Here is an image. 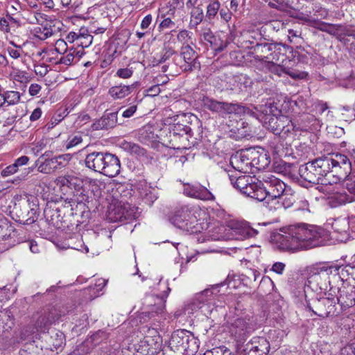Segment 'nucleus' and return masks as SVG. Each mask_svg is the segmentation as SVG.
I'll return each instance as SVG.
<instances>
[{
	"mask_svg": "<svg viewBox=\"0 0 355 355\" xmlns=\"http://www.w3.org/2000/svg\"><path fill=\"white\" fill-rule=\"evenodd\" d=\"M324 229L307 223H295L280 229L271 235V241L278 249L296 252L323 245Z\"/></svg>",
	"mask_w": 355,
	"mask_h": 355,
	"instance_id": "1",
	"label": "nucleus"
},
{
	"mask_svg": "<svg viewBox=\"0 0 355 355\" xmlns=\"http://www.w3.org/2000/svg\"><path fill=\"white\" fill-rule=\"evenodd\" d=\"M313 162L320 180L321 186L318 187L320 191H324V186L332 185L345 180L352 171L349 158L340 153L319 157Z\"/></svg>",
	"mask_w": 355,
	"mask_h": 355,
	"instance_id": "2",
	"label": "nucleus"
},
{
	"mask_svg": "<svg viewBox=\"0 0 355 355\" xmlns=\"http://www.w3.org/2000/svg\"><path fill=\"white\" fill-rule=\"evenodd\" d=\"M258 119L263 125L275 135L282 136L302 128L295 124L287 116L282 114L281 110L275 103H267L260 107Z\"/></svg>",
	"mask_w": 355,
	"mask_h": 355,
	"instance_id": "3",
	"label": "nucleus"
},
{
	"mask_svg": "<svg viewBox=\"0 0 355 355\" xmlns=\"http://www.w3.org/2000/svg\"><path fill=\"white\" fill-rule=\"evenodd\" d=\"M258 184L259 187L257 193V200L263 202L270 211H275L280 208L279 199L288 187L273 175L263 178V181H258Z\"/></svg>",
	"mask_w": 355,
	"mask_h": 355,
	"instance_id": "4",
	"label": "nucleus"
},
{
	"mask_svg": "<svg viewBox=\"0 0 355 355\" xmlns=\"http://www.w3.org/2000/svg\"><path fill=\"white\" fill-rule=\"evenodd\" d=\"M85 166L109 178L117 176L121 170L119 157L108 152L94 151L86 155Z\"/></svg>",
	"mask_w": 355,
	"mask_h": 355,
	"instance_id": "5",
	"label": "nucleus"
},
{
	"mask_svg": "<svg viewBox=\"0 0 355 355\" xmlns=\"http://www.w3.org/2000/svg\"><path fill=\"white\" fill-rule=\"evenodd\" d=\"M170 222L183 231L194 234L200 232V227L193 209L188 205L175 207L169 214Z\"/></svg>",
	"mask_w": 355,
	"mask_h": 355,
	"instance_id": "6",
	"label": "nucleus"
},
{
	"mask_svg": "<svg viewBox=\"0 0 355 355\" xmlns=\"http://www.w3.org/2000/svg\"><path fill=\"white\" fill-rule=\"evenodd\" d=\"M257 329V324L253 315L245 312L237 315L230 322L229 331L238 344H243Z\"/></svg>",
	"mask_w": 355,
	"mask_h": 355,
	"instance_id": "7",
	"label": "nucleus"
},
{
	"mask_svg": "<svg viewBox=\"0 0 355 355\" xmlns=\"http://www.w3.org/2000/svg\"><path fill=\"white\" fill-rule=\"evenodd\" d=\"M340 266L321 265L315 267L307 279L308 286L315 292H327L331 286L330 275L336 276Z\"/></svg>",
	"mask_w": 355,
	"mask_h": 355,
	"instance_id": "8",
	"label": "nucleus"
},
{
	"mask_svg": "<svg viewBox=\"0 0 355 355\" xmlns=\"http://www.w3.org/2000/svg\"><path fill=\"white\" fill-rule=\"evenodd\" d=\"M266 155H259V152L245 149L237 151L230 157V164L239 173H248L252 167L261 168L260 160L264 159Z\"/></svg>",
	"mask_w": 355,
	"mask_h": 355,
	"instance_id": "9",
	"label": "nucleus"
},
{
	"mask_svg": "<svg viewBox=\"0 0 355 355\" xmlns=\"http://www.w3.org/2000/svg\"><path fill=\"white\" fill-rule=\"evenodd\" d=\"M325 297L313 299L307 302V307L320 318L337 316L340 309L337 306L334 295H329V290L324 293Z\"/></svg>",
	"mask_w": 355,
	"mask_h": 355,
	"instance_id": "10",
	"label": "nucleus"
},
{
	"mask_svg": "<svg viewBox=\"0 0 355 355\" xmlns=\"http://www.w3.org/2000/svg\"><path fill=\"white\" fill-rule=\"evenodd\" d=\"M228 177L234 188L242 194L257 200V193L259 187L258 179L250 175H241L236 171L229 172Z\"/></svg>",
	"mask_w": 355,
	"mask_h": 355,
	"instance_id": "11",
	"label": "nucleus"
},
{
	"mask_svg": "<svg viewBox=\"0 0 355 355\" xmlns=\"http://www.w3.org/2000/svg\"><path fill=\"white\" fill-rule=\"evenodd\" d=\"M137 209L135 207L121 200L110 205L107 217L111 222L116 223L135 219Z\"/></svg>",
	"mask_w": 355,
	"mask_h": 355,
	"instance_id": "12",
	"label": "nucleus"
},
{
	"mask_svg": "<svg viewBox=\"0 0 355 355\" xmlns=\"http://www.w3.org/2000/svg\"><path fill=\"white\" fill-rule=\"evenodd\" d=\"M355 288L342 284L341 287L331 286L329 295H334L337 304L340 305V313L355 306Z\"/></svg>",
	"mask_w": 355,
	"mask_h": 355,
	"instance_id": "13",
	"label": "nucleus"
},
{
	"mask_svg": "<svg viewBox=\"0 0 355 355\" xmlns=\"http://www.w3.org/2000/svg\"><path fill=\"white\" fill-rule=\"evenodd\" d=\"M173 60L182 71H193L200 67V62L198 61V53L189 45H182L180 49V55L177 58H173Z\"/></svg>",
	"mask_w": 355,
	"mask_h": 355,
	"instance_id": "14",
	"label": "nucleus"
},
{
	"mask_svg": "<svg viewBox=\"0 0 355 355\" xmlns=\"http://www.w3.org/2000/svg\"><path fill=\"white\" fill-rule=\"evenodd\" d=\"M203 105L209 110L219 114H241L245 112V107L239 104L218 101L207 97L203 99Z\"/></svg>",
	"mask_w": 355,
	"mask_h": 355,
	"instance_id": "15",
	"label": "nucleus"
},
{
	"mask_svg": "<svg viewBox=\"0 0 355 355\" xmlns=\"http://www.w3.org/2000/svg\"><path fill=\"white\" fill-rule=\"evenodd\" d=\"M298 53L293 47L282 43H273L272 62L284 63L286 60H295Z\"/></svg>",
	"mask_w": 355,
	"mask_h": 355,
	"instance_id": "16",
	"label": "nucleus"
},
{
	"mask_svg": "<svg viewBox=\"0 0 355 355\" xmlns=\"http://www.w3.org/2000/svg\"><path fill=\"white\" fill-rule=\"evenodd\" d=\"M270 343L264 337H254L248 342L243 349L244 355H256V353L268 354L270 351Z\"/></svg>",
	"mask_w": 355,
	"mask_h": 355,
	"instance_id": "17",
	"label": "nucleus"
},
{
	"mask_svg": "<svg viewBox=\"0 0 355 355\" xmlns=\"http://www.w3.org/2000/svg\"><path fill=\"white\" fill-rule=\"evenodd\" d=\"M184 193L189 197L202 200H214V196L205 187L199 184H185Z\"/></svg>",
	"mask_w": 355,
	"mask_h": 355,
	"instance_id": "18",
	"label": "nucleus"
},
{
	"mask_svg": "<svg viewBox=\"0 0 355 355\" xmlns=\"http://www.w3.org/2000/svg\"><path fill=\"white\" fill-rule=\"evenodd\" d=\"M185 116H176L172 125H170L168 130L170 133V137L176 139L177 137H182L184 136L191 135V128L189 125L184 124L187 122L185 120Z\"/></svg>",
	"mask_w": 355,
	"mask_h": 355,
	"instance_id": "19",
	"label": "nucleus"
},
{
	"mask_svg": "<svg viewBox=\"0 0 355 355\" xmlns=\"http://www.w3.org/2000/svg\"><path fill=\"white\" fill-rule=\"evenodd\" d=\"M272 49L273 43H256L255 45L252 46L254 58L267 63L271 62L272 58Z\"/></svg>",
	"mask_w": 355,
	"mask_h": 355,
	"instance_id": "20",
	"label": "nucleus"
},
{
	"mask_svg": "<svg viewBox=\"0 0 355 355\" xmlns=\"http://www.w3.org/2000/svg\"><path fill=\"white\" fill-rule=\"evenodd\" d=\"M44 215L50 224L58 228L64 221V218L67 217L62 212V205L59 207L56 205L46 207L44 210Z\"/></svg>",
	"mask_w": 355,
	"mask_h": 355,
	"instance_id": "21",
	"label": "nucleus"
},
{
	"mask_svg": "<svg viewBox=\"0 0 355 355\" xmlns=\"http://www.w3.org/2000/svg\"><path fill=\"white\" fill-rule=\"evenodd\" d=\"M299 175L308 183L320 184V180L313 161L302 165L299 168Z\"/></svg>",
	"mask_w": 355,
	"mask_h": 355,
	"instance_id": "22",
	"label": "nucleus"
},
{
	"mask_svg": "<svg viewBox=\"0 0 355 355\" xmlns=\"http://www.w3.org/2000/svg\"><path fill=\"white\" fill-rule=\"evenodd\" d=\"M117 112L105 113L100 119L93 123V130H107L115 127L117 124Z\"/></svg>",
	"mask_w": 355,
	"mask_h": 355,
	"instance_id": "23",
	"label": "nucleus"
},
{
	"mask_svg": "<svg viewBox=\"0 0 355 355\" xmlns=\"http://www.w3.org/2000/svg\"><path fill=\"white\" fill-rule=\"evenodd\" d=\"M60 158L61 157L51 159L45 158V154H43L35 162V164L38 166V171L44 174H50L55 169H57L58 166L60 164L58 162Z\"/></svg>",
	"mask_w": 355,
	"mask_h": 355,
	"instance_id": "24",
	"label": "nucleus"
},
{
	"mask_svg": "<svg viewBox=\"0 0 355 355\" xmlns=\"http://www.w3.org/2000/svg\"><path fill=\"white\" fill-rule=\"evenodd\" d=\"M232 231L236 239L243 240L249 237H253L258 234V231L250 227L244 223H236L233 224Z\"/></svg>",
	"mask_w": 355,
	"mask_h": 355,
	"instance_id": "25",
	"label": "nucleus"
},
{
	"mask_svg": "<svg viewBox=\"0 0 355 355\" xmlns=\"http://www.w3.org/2000/svg\"><path fill=\"white\" fill-rule=\"evenodd\" d=\"M138 85V82H135L130 85H119L113 86L109 89L108 94L114 99H121L131 94Z\"/></svg>",
	"mask_w": 355,
	"mask_h": 355,
	"instance_id": "26",
	"label": "nucleus"
},
{
	"mask_svg": "<svg viewBox=\"0 0 355 355\" xmlns=\"http://www.w3.org/2000/svg\"><path fill=\"white\" fill-rule=\"evenodd\" d=\"M44 339L49 344L51 349H58L64 343L65 338L64 334L55 329H51L44 335Z\"/></svg>",
	"mask_w": 355,
	"mask_h": 355,
	"instance_id": "27",
	"label": "nucleus"
},
{
	"mask_svg": "<svg viewBox=\"0 0 355 355\" xmlns=\"http://www.w3.org/2000/svg\"><path fill=\"white\" fill-rule=\"evenodd\" d=\"M92 189L91 191H87L83 187L78 189L76 193H74L73 196L76 197L75 200L80 204L85 202H89L92 200V193L93 196L95 198H98L101 195V191H99L98 186L96 184L92 185Z\"/></svg>",
	"mask_w": 355,
	"mask_h": 355,
	"instance_id": "28",
	"label": "nucleus"
},
{
	"mask_svg": "<svg viewBox=\"0 0 355 355\" xmlns=\"http://www.w3.org/2000/svg\"><path fill=\"white\" fill-rule=\"evenodd\" d=\"M338 270L339 278L344 285L355 288V265H347Z\"/></svg>",
	"mask_w": 355,
	"mask_h": 355,
	"instance_id": "29",
	"label": "nucleus"
},
{
	"mask_svg": "<svg viewBox=\"0 0 355 355\" xmlns=\"http://www.w3.org/2000/svg\"><path fill=\"white\" fill-rule=\"evenodd\" d=\"M328 200L331 207H336L354 201V197L347 194L345 191H336L329 193Z\"/></svg>",
	"mask_w": 355,
	"mask_h": 355,
	"instance_id": "30",
	"label": "nucleus"
},
{
	"mask_svg": "<svg viewBox=\"0 0 355 355\" xmlns=\"http://www.w3.org/2000/svg\"><path fill=\"white\" fill-rule=\"evenodd\" d=\"M213 295L210 289H205L201 293H198L191 304L192 310L202 309L207 303L211 300Z\"/></svg>",
	"mask_w": 355,
	"mask_h": 355,
	"instance_id": "31",
	"label": "nucleus"
},
{
	"mask_svg": "<svg viewBox=\"0 0 355 355\" xmlns=\"http://www.w3.org/2000/svg\"><path fill=\"white\" fill-rule=\"evenodd\" d=\"M338 40L350 51H355V29L346 28L343 33L338 34Z\"/></svg>",
	"mask_w": 355,
	"mask_h": 355,
	"instance_id": "32",
	"label": "nucleus"
},
{
	"mask_svg": "<svg viewBox=\"0 0 355 355\" xmlns=\"http://www.w3.org/2000/svg\"><path fill=\"white\" fill-rule=\"evenodd\" d=\"M14 318L9 310L0 311V331L6 334L14 327Z\"/></svg>",
	"mask_w": 355,
	"mask_h": 355,
	"instance_id": "33",
	"label": "nucleus"
},
{
	"mask_svg": "<svg viewBox=\"0 0 355 355\" xmlns=\"http://www.w3.org/2000/svg\"><path fill=\"white\" fill-rule=\"evenodd\" d=\"M24 208L27 211L26 216H22L21 221L26 225H31L37 219V207L33 205V207L31 206V203L28 200L25 202Z\"/></svg>",
	"mask_w": 355,
	"mask_h": 355,
	"instance_id": "34",
	"label": "nucleus"
},
{
	"mask_svg": "<svg viewBox=\"0 0 355 355\" xmlns=\"http://www.w3.org/2000/svg\"><path fill=\"white\" fill-rule=\"evenodd\" d=\"M61 183L63 186H67L71 189H73L76 193L83 187V181L73 175H65L62 178Z\"/></svg>",
	"mask_w": 355,
	"mask_h": 355,
	"instance_id": "35",
	"label": "nucleus"
},
{
	"mask_svg": "<svg viewBox=\"0 0 355 355\" xmlns=\"http://www.w3.org/2000/svg\"><path fill=\"white\" fill-rule=\"evenodd\" d=\"M123 148L131 155H135L138 157L146 156V150L137 144L132 142H124L123 144Z\"/></svg>",
	"mask_w": 355,
	"mask_h": 355,
	"instance_id": "36",
	"label": "nucleus"
},
{
	"mask_svg": "<svg viewBox=\"0 0 355 355\" xmlns=\"http://www.w3.org/2000/svg\"><path fill=\"white\" fill-rule=\"evenodd\" d=\"M332 229L335 232L346 234L349 228V223L346 218H338L331 224Z\"/></svg>",
	"mask_w": 355,
	"mask_h": 355,
	"instance_id": "37",
	"label": "nucleus"
},
{
	"mask_svg": "<svg viewBox=\"0 0 355 355\" xmlns=\"http://www.w3.org/2000/svg\"><path fill=\"white\" fill-rule=\"evenodd\" d=\"M80 203L78 202L74 199H68L67 198L62 202V212L66 216H73L76 215V212L75 211L76 209L78 207V205Z\"/></svg>",
	"mask_w": 355,
	"mask_h": 355,
	"instance_id": "38",
	"label": "nucleus"
},
{
	"mask_svg": "<svg viewBox=\"0 0 355 355\" xmlns=\"http://www.w3.org/2000/svg\"><path fill=\"white\" fill-rule=\"evenodd\" d=\"M280 199L282 200L280 207L283 206L285 209H287L293 205L295 202V198L291 187L287 188L286 191L281 196Z\"/></svg>",
	"mask_w": 355,
	"mask_h": 355,
	"instance_id": "39",
	"label": "nucleus"
},
{
	"mask_svg": "<svg viewBox=\"0 0 355 355\" xmlns=\"http://www.w3.org/2000/svg\"><path fill=\"white\" fill-rule=\"evenodd\" d=\"M220 3L218 0L211 1L207 6V11L205 17L211 21L212 20L219 12Z\"/></svg>",
	"mask_w": 355,
	"mask_h": 355,
	"instance_id": "40",
	"label": "nucleus"
},
{
	"mask_svg": "<svg viewBox=\"0 0 355 355\" xmlns=\"http://www.w3.org/2000/svg\"><path fill=\"white\" fill-rule=\"evenodd\" d=\"M51 324V321L46 315H41L37 318L35 323V329L37 331L45 333L46 330H49V327Z\"/></svg>",
	"mask_w": 355,
	"mask_h": 355,
	"instance_id": "41",
	"label": "nucleus"
},
{
	"mask_svg": "<svg viewBox=\"0 0 355 355\" xmlns=\"http://www.w3.org/2000/svg\"><path fill=\"white\" fill-rule=\"evenodd\" d=\"M204 18L202 9L199 7L194 8L191 12L190 25L196 26L200 24Z\"/></svg>",
	"mask_w": 355,
	"mask_h": 355,
	"instance_id": "42",
	"label": "nucleus"
},
{
	"mask_svg": "<svg viewBox=\"0 0 355 355\" xmlns=\"http://www.w3.org/2000/svg\"><path fill=\"white\" fill-rule=\"evenodd\" d=\"M93 36L87 33V30L80 29V37L78 38V46L83 48L88 47L92 43Z\"/></svg>",
	"mask_w": 355,
	"mask_h": 355,
	"instance_id": "43",
	"label": "nucleus"
},
{
	"mask_svg": "<svg viewBox=\"0 0 355 355\" xmlns=\"http://www.w3.org/2000/svg\"><path fill=\"white\" fill-rule=\"evenodd\" d=\"M77 55H78L79 58L80 57L79 55V51H77L76 49L71 48L66 55L62 56L60 59L59 63L64 64L65 65H70L73 63L74 58Z\"/></svg>",
	"mask_w": 355,
	"mask_h": 355,
	"instance_id": "44",
	"label": "nucleus"
},
{
	"mask_svg": "<svg viewBox=\"0 0 355 355\" xmlns=\"http://www.w3.org/2000/svg\"><path fill=\"white\" fill-rule=\"evenodd\" d=\"M8 105L17 104L20 101V94L16 91H6L4 92Z\"/></svg>",
	"mask_w": 355,
	"mask_h": 355,
	"instance_id": "45",
	"label": "nucleus"
},
{
	"mask_svg": "<svg viewBox=\"0 0 355 355\" xmlns=\"http://www.w3.org/2000/svg\"><path fill=\"white\" fill-rule=\"evenodd\" d=\"M83 141L82 135L78 132L74 135L69 136L66 141V148L67 149L73 148Z\"/></svg>",
	"mask_w": 355,
	"mask_h": 355,
	"instance_id": "46",
	"label": "nucleus"
},
{
	"mask_svg": "<svg viewBox=\"0 0 355 355\" xmlns=\"http://www.w3.org/2000/svg\"><path fill=\"white\" fill-rule=\"evenodd\" d=\"M91 340L94 345H98L108 338V334L99 330L91 336Z\"/></svg>",
	"mask_w": 355,
	"mask_h": 355,
	"instance_id": "47",
	"label": "nucleus"
},
{
	"mask_svg": "<svg viewBox=\"0 0 355 355\" xmlns=\"http://www.w3.org/2000/svg\"><path fill=\"white\" fill-rule=\"evenodd\" d=\"M200 36L202 40L208 42L211 46L214 43L215 37L209 28L205 27L201 29Z\"/></svg>",
	"mask_w": 355,
	"mask_h": 355,
	"instance_id": "48",
	"label": "nucleus"
},
{
	"mask_svg": "<svg viewBox=\"0 0 355 355\" xmlns=\"http://www.w3.org/2000/svg\"><path fill=\"white\" fill-rule=\"evenodd\" d=\"M162 17L164 18L161 22L158 25V31L159 32H162L165 29L172 28L175 26V23L173 21L171 17H164V16L162 15Z\"/></svg>",
	"mask_w": 355,
	"mask_h": 355,
	"instance_id": "49",
	"label": "nucleus"
},
{
	"mask_svg": "<svg viewBox=\"0 0 355 355\" xmlns=\"http://www.w3.org/2000/svg\"><path fill=\"white\" fill-rule=\"evenodd\" d=\"M346 182V188L347 191L352 195L355 196V175L351 173L347 174V177L343 180Z\"/></svg>",
	"mask_w": 355,
	"mask_h": 355,
	"instance_id": "50",
	"label": "nucleus"
},
{
	"mask_svg": "<svg viewBox=\"0 0 355 355\" xmlns=\"http://www.w3.org/2000/svg\"><path fill=\"white\" fill-rule=\"evenodd\" d=\"M141 195L146 203L148 205H151L157 198V195L154 193V190L150 188L146 189L144 193H141Z\"/></svg>",
	"mask_w": 355,
	"mask_h": 355,
	"instance_id": "51",
	"label": "nucleus"
},
{
	"mask_svg": "<svg viewBox=\"0 0 355 355\" xmlns=\"http://www.w3.org/2000/svg\"><path fill=\"white\" fill-rule=\"evenodd\" d=\"M285 74H288L289 76H291L293 79H306L308 76V73L305 71H300L295 69H286Z\"/></svg>",
	"mask_w": 355,
	"mask_h": 355,
	"instance_id": "52",
	"label": "nucleus"
},
{
	"mask_svg": "<svg viewBox=\"0 0 355 355\" xmlns=\"http://www.w3.org/2000/svg\"><path fill=\"white\" fill-rule=\"evenodd\" d=\"M174 55V58H177L178 53L172 48H164L162 55L158 61V63H164L170 58Z\"/></svg>",
	"mask_w": 355,
	"mask_h": 355,
	"instance_id": "53",
	"label": "nucleus"
},
{
	"mask_svg": "<svg viewBox=\"0 0 355 355\" xmlns=\"http://www.w3.org/2000/svg\"><path fill=\"white\" fill-rule=\"evenodd\" d=\"M192 33L186 30L183 29L181 30L178 35L177 39L179 42L183 43V45L189 44L188 42L189 40H191Z\"/></svg>",
	"mask_w": 355,
	"mask_h": 355,
	"instance_id": "54",
	"label": "nucleus"
},
{
	"mask_svg": "<svg viewBox=\"0 0 355 355\" xmlns=\"http://www.w3.org/2000/svg\"><path fill=\"white\" fill-rule=\"evenodd\" d=\"M301 33L298 31H295L293 29L288 30V40L291 44H299L300 40H301Z\"/></svg>",
	"mask_w": 355,
	"mask_h": 355,
	"instance_id": "55",
	"label": "nucleus"
},
{
	"mask_svg": "<svg viewBox=\"0 0 355 355\" xmlns=\"http://www.w3.org/2000/svg\"><path fill=\"white\" fill-rule=\"evenodd\" d=\"M268 69L270 71L278 76H282L285 73L286 69L283 68L280 64H275V62H268Z\"/></svg>",
	"mask_w": 355,
	"mask_h": 355,
	"instance_id": "56",
	"label": "nucleus"
},
{
	"mask_svg": "<svg viewBox=\"0 0 355 355\" xmlns=\"http://www.w3.org/2000/svg\"><path fill=\"white\" fill-rule=\"evenodd\" d=\"M67 114L66 110L62 111V112L56 113L51 118L48 128H53L55 125L63 120Z\"/></svg>",
	"mask_w": 355,
	"mask_h": 355,
	"instance_id": "57",
	"label": "nucleus"
},
{
	"mask_svg": "<svg viewBox=\"0 0 355 355\" xmlns=\"http://www.w3.org/2000/svg\"><path fill=\"white\" fill-rule=\"evenodd\" d=\"M133 74V70L131 68H120L116 72V76L123 79L130 78Z\"/></svg>",
	"mask_w": 355,
	"mask_h": 355,
	"instance_id": "58",
	"label": "nucleus"
},
{
	"mask_svg": "<svg viewBox=\"0 0 355 355\" xmlns=\"http://www.w3.org/2000/svg\"><path fill=\"white\" fill-rule=\"evenodd\" d=\"M17 171H18V169L13 163L12 164H10V165L6 166L3 170H1V175L3 178H6V177L10 176V175L16 173Z\"/></svg>",
	"mask_w": 355,
	"mask_h": 355,
	"instance_id": "59",
	"label": "nucleus"
},
{
	"mask_svg": "<svg viewBox=\"0 0 355 355\" xmlns=\"http://www.w3.org/2000/svg\"><path fill=\"white\" fill-rule=\"evenodd\" d=\"M55 49L60 54L66 53L67 49V42L62 39L57 40Z\"/></svg>",
	"mask_w": 355,
	"mask_h": 355,
	"instance_id": "60",
	"label": "nucleus"
},
{
	"mask_svg": "<svg viewBox=\"0 0 355 355\" xmlns=\"http://www.w3.org/2000/svg\"><path fill=\"white\" fill-rule=\"evenodd\" d=\"M34 71L37 75L43 77L49 71L48 66L44 64L35 65L34 67Z\"/></svg>",
	"mask_w": 355,
	"mask_h": 355,
	"instance_id": "61",
	"label": "nucleus"
},
{
	"mask_svg": "<svg viewBox=\"0 0 355 355\" xmlns=\"http://www.w3.org/2000/svg\"><path fill=\"white\" fill-rule=\"evenodd\" d=\"M153 21V17L150 14L147 15L145 16L140 24V27L143 30H148L150 29V26L152 24Z\"/></svg>",
	"mask_w": 355,
	"mask_h": 355,
	"instance_id": "62",
	"label": "nucleus"
},
{
	"mask_svg": "<svg viewBox=\"0 0 355 355\" xmlns=\"http://www.w3.org/2000/svg\"><path fill=\"white\" fill-rule=\"evenodd\" d=\"M219 15L220 18L226 22H228L232 19V12L229 8L220 9L219 10Z\"/></svg>",
	"mask_w": 355,
	"mask_h": 355,
	"instance_id": "63",
	"label": "nucleus"
},
{
	"mask_svg": "<svg viewBox=\"0 0 355 355\" xmlns=\"http://www.w3.org/2000/svg\"><path fill=\"white\" fill-rule=\"evenodd\" d=\"M338 355H355V350L351 346H345L340 349Z\"/></svg>",
	"mask_w": 355,
	"mask_h": 355,
	"instance_id": "64",
	"label": "nucleus"
}]
</instances>
